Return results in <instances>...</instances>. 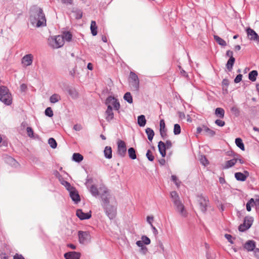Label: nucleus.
<instances>
[{
  "label": "nucleus",
  "instance_id": "obj_19",
  "mask_svg": "<svg viewBox=\"0 0 259 259\" xmlns=\"http://www.w3.org/2000/svg\"><path fill=\"white\" fill-rule=\"evenodd\" d=\"M87 187L89 189V191L91 194L92 195V196H93L94 197H97L99 196H100V187L98 188L94 185H92L90 187L87 186Z\"/></svg>",
  "mask_w": 259,
  "mask_h": 259
},
{
  "label": "nucleus",
  "instance_id": "obj_24",
  "mask_svg": "<svg viewBox=\"0 0 259 259\" xmlns=\"http://www.w3.org/2000/svg\"><path fill=\"white\" fill-rule=\"evenodd\" d=\"M68 93L72 99H76L78 97V93L76 89L74 88H68Z\"/></svg>",
  "mask_w": 259,
  "mask_h": 259
},
{
  "label": "nucleus",
  "instance_id": "obj_35",
  "mask_svg": "<svg viewBox=\"0 0 259 259\" xmlns=\"http://www.w3.org/2000/svg\"><path fill=\"white\" fill-rule=\"evenodd\" d=\"M235 177L238 181H245L247 176L241 172H236L235 174Z\"/></svg>",
  "mask_w": 259,
  "mask_h": 259
},
{
  "label": "nucleus",
  "instance_id": "obj_11",
  "mask_svg": "<svg viewBox=\"0 0 259 259\" xmlns=\"http://www.w3.org/2000/svg\"><path fill=\"white\" fill-rule=\"evenodd\" d=\"M106 105L107 107H113L116 110H118L120 108V104L116 99L112 97H109L106 101Z\"/></svg>",
  "mask_w": 259,
  "mask_h": 259
},
{
  "label": "nucleus",
  "instance_id": "obj_46",
  "mask_svg": "<svg viewBox=\"0 0 259 259\" xmlns=\"http://www.w3.org/2000/svg\"><path fill=\"white\" fill-rule=\"evenodd\" d=\"M61 184L66 188L68 191L71 190V189L74 188L73 187L71 186L68 182L64 180L61 182Z\"/></svg>",
  "mask_w": 259,
  "mask_h": 259
},
{
  "label": "nucleus",
  "instance_id": "obj_45",
  "mask_svg": "<svg viewBox=\"0 0 259 259\" xmlns=\"http://www.w3.org/2000/svg\"><path fill=\"white\" fill-rule=\"evenodd\" d=\"M174 133L177 135L181 133V127L179 124H175L174 128Z\"/></svg>",
  "mask_w": 259,
  "mask_h": 259
},
{
  "label": "nucleus",
  "instance_id": "obj_60",
  "mask_svg": "<svg viewBox=\"0 0 259 259\" xmlns=\"http://www.w3.org/2000/svg\"><path fill=\"white\" fill-rule=\"evenodd\" d=\"M225 238L231 243H233V241L232 240V236L229 234H226L225 235Z\"/></svg>",
  "mask_w": 259,
  "mask_h": 259
},
{
  "label": "nucleus",
  "instance_id": "obj_9",
  "mask_svg": "<svg viewBox=\"0 0 259 259\" xmlns=\"http://www.w3.org/2000/svg\"><path fill=\"white\" fill-rule=\"evenodd\" d=\"M117 144V154L121 157H124L126 153V146L125 143L122 140H118Z\"/></svg>",
  "mask_w": 259,
  "mask_h": 259
},
{
  "label": "nucleus",
  "instance_id": "obj_58",
  "mask_svg": "<svg viewBox=\"0 0 259 259\" xmlns=\"http://www.w3.org/2000/svg\"><path fill=\"white\" fill-rule=\"evenodd\" d=\"M73 129L76 131H79L82 129V126L79 124H76L74 125Z\"/></svg>",
  "mask_w": 259,
  "mask_h": 259
},
{
  "label": "nucleus",
  "instance_id": "obj_34",
  "mask_svg": "<svg viewBox=\"0 0 259 259\" xmlns=\"http://www.w3.org/2000/svg\"><path fill=\"white\" fill-rule=\"evenodd\" d=\"M257 75L258 73L256 70H252L249 72L248 74V78L251 81H254L256 79Z\"/></svg>",
  "mask_w": 259,
  "mask_h": 259
},
{
  "label": "nucleus",
  "instance_id": "obj_31",
  "mask_svg": "<svg viewBox=\"0 0 259 259\" xmlns=\"http://www.w3.org/2000/svg\"><path fill=\"white\" fill-rule=\"evenodd\" d=\"M215 115L221 118H223L225 115V111L222 108H217L215 110Z\"/></svg>",
  "mask_w": 259,
  "mask_h": 259
},
{
  "label": "nucleus",
  "instance_id": "obj_2",
  "mask_svg": "<svg viewBox=\"0 0 259 259\" xmlns=\"http://www.w3.org/2000/svg\"><path fill=\"white\" fill-rule=\"evenodd\" d=\"M170 196L176 212L181 217H187L188 212L184 205L180 200L178 194L176 191H172L170 193Z\"/></svg>",
  "mask_w": 259,
  "mask_h": 259
},
{
  "label": "nucleus",
  "instance_id": "obj_51",
  "mask_svg": "<svg viewBox=\"0 0 259 259\" xmlns=\"http://www.w3.org/2000/svg\"><path fill=\"white\" fill-rule=\"evenodd\" d=\"M172 181L175 183L177 187H179L180 185V182L179 181L177 177L175 175H172L171 176Z\"/></svg>",
  "mask_w": 259,
  "mask_h": 259
},
{
  "label": "nucleus",
  "instance_id": "obj_55",
  "mask_svg": "<svg viewBox=\"0 0 259 259\" xmlns=\"http://www.w3.org/2000/svg\"><path fill=\"white\" fill-rule=\"evenodd\" d=\"M231 111L237 115H238L239 113V110H238V109L237 107H236L235 106L232 107L231 108Z\"/></svg>",
  "mask_w": 259,
  "mask_h": 259
},
{
  "label": "nucleus",
  "instance_id": "obj_64",
  "mask_svg": "<svg viewBox=\"0 0 259 259\" xmlns=\"http://www.w3.org/2000/svg\"><path fill=\"white\" fill-rule=\"evenodd\" d=\"M254 205L256 206L257 209H259V198L258 199H256L254 201Z\"/></svg>",
  "mask_w": 259,
  "mask_h": 259
},
{
  "label": "nucleus",
  "instance_id": "obj_22",
  "mask_svg": "<svg viewBox=\"0 0 259 259\" xmlns=\"http://www.w3.org/2000/svg\"><path fill=\"white\" fill-rule=\"evenodd\" d=\"M166 131L164 120L161 119L160 121V133L163 139L166 136Z\"/></svg>",
  "mask_w": 259,
  "mask_h": 259
},
{
  "label": "nucleus",
  "instance_id": "obj_52",
  "mask_svg": "<svg viewBox=\"0 0 259 259\" xmlns=\"http://www.w3.org/2000/svg\"><path fill=\"white\" fill-rule=\"evenodd\" d=\"M215 123L219 126H223L225 125V121L222 120H220V119H217L215 121Z\"/></svg>",
  "mask_w": 259,
  "mask_h": 259
},
{
  "label": "nucleus",
  "instance_id": "obj_43",
  "mask_svg": "<svg viewBox=\"0 0 259 259\" xmlns=\"http://www.w3.org/2000/svg\"><path fill=\"white\" fill-rule=\"evenodd\" d=\"M48 143L50 145V146L53 149H55L57 147V143L55 140L53 138H51L49 139Z\"/></svg>",
  "mask_w": 259,
  "mask_h": 259
},
{
  "label": "nucleus",
  "instance_id": "obj_33",
  "mask_svg": "<svg viewBox=\"0 0 259 259\" xmlns=\"http://www.w3.org/2000/svg\"><path fill=\"white\" fill-rule=\"evenodd\" d=\"M235 61V58H230L227 63L226 67L229 71H231L233 68V65Z\"/></svg>",
  "mask_w": 259,
  "mask_h": 259
},
{
  "label": "nucleus",
  "instance_id": "obj_30",
  "mask_svg": "<svg viewBox=\"0 0 259 259\" xmlns=\"http://www.w3.org/2000/svg\"><path fill=\"white\" fill-rule=\"evenodd\" d=\"M237 160V159L234 158L227 161L224 166V168L227 169L233 166L236 164Z\"/></svg>",
  "mask_w": 259,
  "mask_h": 259
},
{
  "label": "nucleus",
  "instance_id": "obj_25",
  "mask_svg": "<svg viewBox=\"0 0 259 259\" xmlns=\"http://www.w3.org/2000/svg\"><path fill=\"white\" fill-rule=\"evenodd\" d=\"M60 35L63 37L64 43V41L69 42L72 39V35L69 31H64L63 32L62 34Z\"/></svg>",
  "mask_w": 259,
  "mask_h": 259
},
{
  "label": "nucleus",
  "instance_id": "obj_18",
  "mask_svg": "<svg viewBox=\"0 0 259 259\" xmlns=\"http://www.w3.org/2000/svg\"><path fill=\"white\" fill-rule=\"evenodd\" d=\"M4 160L6 163L12 166L16 167H17L19 165L16 160L11 156L8 155L4 157Z\"/></svg>",
  "mask_w": 259,
  "mask_h": 259
},
{
  "label": "nucleus",
  "instance_id": "obj_27",
  "mask_svg": "<svg viewBox=\"0 0 259 259\" xmlns=\"http://www.w3.org/2000/svg\"><path fill=\"white\" fill-rule=\"evenodd\" d=\"M61 99V96L59 94H54L50 97V101L51 103L55 104Z\"/></svg>",
  "mask_w": 259,
  "mask_h": 259
},
{
  "label": "nucleus",
  "instance_id": "obj_53",
  "mask_svg": "<svg viewBox=\"0 0 259 259\" xmlns=\"http://www.w3.org/2000/svg\"><path fill=\"white\" fill-rule=\"evenodd\" d=\"M26 130H27V133L28 136L30 137H33V132L32 128L30 127H27Z\"/></svg>",
  "mask_w": 259,
  "mask_h": 259
},
{
  "label": "nucleus",
  "instance_id": "obj_1",
  "mask_svg": "<svg viewBox=\"0 0 259 259\" xmlns=\"http://www.w3.org/2000/svg\"><path fill=\"white\" fill-rule=\"evenodd\" d=\"M30 22L34 27H40L46 26V18L41 8H36L30 17Z\"/></svg>",
  "mask_w": 259,
  "mask_h": 259
},
{
  "label": "nucleus",
  "instance_id": "obj_13",
  "mask_svg": "<svg viewBox=\"0 0 259 259\" xmlns=\"http://www.w3.org/2000/svg\"><path fill=\"white\" fill-rule=\"evenodd\" d=\"M33 56L31 54L24 55L21 59V64L24 67H27L32 65L33 62Z\"/></svg>",
  "mask_w": 259,
  "mask_h": 259
},
{
  "label": "nucleus",
  "instance_id": "obj_26",
  "mask_svg": "<svg viewBox=\"0 0 259 259\" xmlns=\"http://www.w3.org/2000/svg\"><path fill=\"white\" fill-rule=\"evenodd\" d=\"M104 154L106 158L111 159L112 158V149L111 147H105L104 150Z\"/></svg>",
  "mask_w": 259,
  "mask_h": 259
},
{
  "label": "nucleus",
  "instance_id": "obj_29",
  "mask_svg": "<svg viewBox=\"0 0 259 259\" xmlns=\"http://www.w3.org/2000/svg\"><path fill=\"white\" fill-rule=\"evenodd\" d=\"M138 123L140 126L143 127L145 125L146 119L144 115H141L138 117Z\"/></svg>",
  "mask_w": 259,
  "mask_h": 259
},
{
  "label": "nucleus",
  "instance_id": "obj_6",
  "mask_svg": "<svg viewBox=\"0 0 259 259\" xmlns=\"http://www.w3.org/2000/svg\"><path fill=\"white\" fill-rule=\"evenodd\" d=\"M129 85L131 90L138 91L139 89L140 81L138 75L134 72L131 71L128 78Z\"/></svg>",
  "mask_w": 259,
  "mask_h": 259
},
{
  "label": "nucleus",
  "instance_id": "obj_61",
  "mask_svg": "<svg viewBox=\"0 0 259 259\" xmlns=\"http://www.w3.org/2000/svg\"><path fill=\"white\" fill-rule=\"evenodd\" d=\"M233 55V53L232 51H230V50L227 51V52H226L227 56L229 57L230 58H234Z\"/></svg>",
  "mask_w": 259,
  "mask_h": 259
},
{
  "label": "nucleus",
  "instance_id": "obj_28",
  "mask_svg": "<svg viewBox=\"0 0 259 259\" xmlns=\"http://www.w3.org/2000/svg\"><path fill=\"white\" fill-rule=\"evenodd\" d=\"M91 33L93 36L97 34V26L95 21H92L90 27Z\"/></svg>",
  "mask_w": 259,
  "mask_h": 259
},
{
  "label": "nucleus",
  "instance_id": "obj_10",
  "mask_svg": "<svg viewBox=\"0 0 259 259\" xmlns=\"http://www.w3.org/2000/svg\"><path fill=\"white\" fill-rule=\"evenodd\" d=\"M253 219L251 217H246L245 218L243 224L239 226L238 229L240 232H244L249 229L252 225Z\"/></svg>",
  "mask_w": 259,
  "mask_h": 259
},
{
  "label": "nucleus",
  "instance_id": "obj_48",
  "mask_svg": "<svg viewBox=\"0 0 259 259\" xmlns=\"http://www.w3.org/2000/svg\"><path fill=\"white\" fill-rule=\"evenodd\" d=\"M141 239L144 244L146 245H149L151 242L150 239L146 236H142L141 237Z\"/></svg>",
  "mask_w": 259,
  "mask_h": 259
},
{
  "label": "nucleus",
  "instance_id": "obj_59",
  "mask_svg": "<svg viewBox=\"0 0 259 259\" xmlns=\"http://www.w3.org/2000/svg\"><path fill=\"white\" fill-rule=\"evenodd\" d=\"M153 221V217L151 216H148L147 217V221L151 226L152 225V222Z\"/></svg>",
  "mask_w": 259,
  "mask_h": 259
},
{
  "label": "nucleus",
  "instance_id": "obj_54",
  "mask_svg": "<svg viewBox=\"0 0 259 259\" xmlns=\"http://www.w3.org/2000/svg\"><path fill=\"white\" fill-rule=\"evenodd\" d=\"M242 75L241 74H238L235 78L234 82L235 83H239L242 80Z\"/></svg>",
  "mask_w": 259,
  "mask_h": 259
},
{
  "label": "nucleus",
  "instance_id": "obj_62",
  "mask_svg": "<svg viewBox=\"0 0 259 259\" xmlns=\"http://www.w3.org/2000/svg\"><path fill=\"white\" fill-rule=\"evenodd\" d=\"M254 253L257 259H259V248H255L254 250Z\"/></svg>",
  "mask_w": 259,
  "mask_h": 259
},
{
  "label": "nucleus",
  "instance_id": "obj_36",
  "mask_svg": "<svg viewBox=\"0 0 259 259\" xmlns=\"http://www.w3.org/2000/svg\"><path fill=\"white\" fill-rule=\"evenodd\" d=\"M214 38L217 43L220 46L225 47L227 45L226 42L218 35H214Z\"/></svg>",
  "mask_w": 259,
  "mask_h": 259
},
{
  "label": "nucleus",
  "instance_id": "obj_16",
  "mask_svg": "<svg viewBox=\"0 0 259 259\" xmlns=\"http://www.w3.org/2000/svg\"><path fill=\"white\" fill-rule=\"evenodd\" d=\"M64 256L65 259H79L80 253L76 251H70L65 253Z\"/></svg>",
  "mask_w": 259,
  "mask_h": 259
},
{
  "label": "nucleus",
  "instance_id": "obj_63",
  "mask_svg": "<svg viewBox=\"0 0 259 259\" xmlns=\"http://www.w3.org/2000/svg\"><path fill=\"white\" fill-rule=\"evenodd\" d=\"M14 259H25L22 255L16 254L14 256Z\"/></svg>",
  "mask_w": 259,
  "mask_h": 259
},
{
  "label": "nucleus",
  "instance_id": "obj_21",
  "mask_svg": "<svg viewBox=\"0 0 259 259\" xmlns=\"http://www.w3.org/2000/svg\"><path fill=\"white\" fill-rule=\"evenodd\" d=\"M158 148L159 152L161 155L162 157H165L166 155L165 150L166 149L165 147V143L162 141H160L158 143Z\"/></svg>",
  "mask_w": 259,
  "mask_h": 259
},
{
  "label": "nucleus",
  "instance_id": "obj_42",
  "mask_svg": "<svg viewBox=\"0 0 259 259\" xmlns=\"http://www.w3.org/2000/svg\"><path fill=\"white\" fill-rule=\"evenodd\" d=\"M199 159L200 163L204 166H206L208 164V161L206 158L203 155H199Z\"/></svg>",
  "mask_w": 259,
  "mask_h": 259
},
{
  "label": "nucleus",
  "instance_id": "obj_20",
  "mask_svg": "<svg viewBox=\"0 0 259 259\" xmlns=\"http://www.w3.org/2000/svg\"><path fill=\"white\" fill-rule=\"evenodd\" d=\"M244 247L248 251H251L255 249V243L252 240L247 241L244 245Z\"/></svg>",
  "mask_w": 259,
  "mask_h": 259
},
{
  "label": "nucleus",
  "instance_id": "obj_5",
  "mask_svg": "<svg viewBox=\"0 0 259 259\" xmlns=\"http://www.w3.org/2000/svg\"><path fill=\"white\" fill-rule=\"evenodd\" d=\"M48 44L54 49L61 48L64 45L63 37L60 35L51 36L48 38Z\"/></svg>",
  "mask_w": 259,
  "mask_h": 259
},
{
  "label": "nucleus",
  "instance_id": "obj_50",
  "mask_svg": "<svg viewBox=\"0 0 259 259\" xmlns=\"http://www.w3.org/2000/svg\"><path fill=\"white\" fill-rule=\"evenodd\" d=\"M146 157L149 160L152 161L154 159V156L152 155V152L150 150H148L146 153Z\"/></svg>",
  "mask_w": 259,
  "mask_h": 259
},
{
  "label": "nucleus",
  "instance_id": "obj_38",
  "mask_svg": "<svg viewBox=\"0 0 259 259\" xmlns=\"http://www.w3.org/2000/svg\"><path fill=\"white\" fill-rule=\"evenodd\" d=\"M73 160L76 162H79L83 159V156L79 153H74L72 156Z\"/></svg>",
  "mask_w": 259,
  "mask_h": 259
},
{
  "label": "nucleus",
  "instance_id": "obj_4",
  "mask_svg": "<svg viewBox=\"0 0 259 259\" xmlns=\"http://www.w3.org/2000/svg\"><path fill=\"white\" fill-rule=\"evenodd\" d=\"M0 100L7 105L12 104V98L8 89L4 86L0 87Z\"/></svg>",
  "mask_w": 259,
  "mask_h": 259
},
{
  "label": "nucleus",
  "instance_id": "obj_41",
  "mask_svg": "<svg viewBox=\"0 0 259 259\" xmlns=\"http://www.w3.org/2000/svg\"><path fill=\"white\" fill-rule=\"evenodd\" d=\"M203 131L207 136H213L215 134L214 131L209 128L207 126H203Z\"/></svg>",
  "mask_w": 259,
  "mask_h": 259
},
{
  "label": "nucleus",
  "instance_id": "obj_39",
  "mask_svg": "<svg viewBox=\"0 0 259 259\" xmlns=\"http://www.w3.org/2000/svg\"><path fill=\"white\" fill-rule=\"evenodd\" d=\"M123 99L130 104L133 103V97L130 92H127L124 94Z\"/></svg>",
  "mask_w": 259,
  "mask_h": 259
},
{
  "label": "nucleus",
  "instance_id": "obj_15",
  "mask_svg": "<svg viewBox=\"0 0 259 259\" xmlns=\"http://www.w3.org/2000/svg\"><path fill=\"white\" fill-rule=\"evenodd\" d=\"M69 192V195L75 203H78L80 201V196L78 194V191L75 188H73L68 191Z\"/></svg>",
  "mask_w": 259,
  "mask_h": 259
},
{
  "label": "nucleus",
  "instance_id": "obj_47",
  "mask_svg": "<svg viewBox=\"0 0 259 259\" xmlns=\"http://www.w3.org/2000/svg\"><path fill=\"white\" fill-rule=\"evenodd\" d=\"M46 115L51 117L53 116V112L51 107H48L45 110Z\"/></svg>",
  "mask_w": 259,
  "mask_h": 259
},
{
  "label": "nucleus",
  "instance_id": "obj_37",
  "mask_svg": "<svg viewBox=\"0 0 259 259\" xmlns=\"http://www.w3.org/2000/svg\"><path fill=\"white\" fill-rule=\"evenodd\" d=\"M128 154L130 158L135 159L137 158L136 151L134 148H130L128 150Z\"/></svg>",
  "mask_w": 259,
  "mask_h": 259
},
{
  "label": "nucleus",
  "instance_id": "obj_57",
  "mask_svg": "<svg viewBox=\"0 0 259 259\" xmlns=\"http://www.w3.org/2000/svg\"><path fill=\"white\" fill-rule=\"evenodd\" d=\"M73 0H61V2L63 4L66 5H71L72 4Z\"/></svg>",
  "mask_w": 259,
  "mask_h": 259
},
{
  "label": "nucleus",
  "instance_id": "obj_14",
  "mask_svg": "<svg viewBox=\"0 0 259 259\" xmlns=\"http://www.w3.org/2000/svg\"><path fill=\"white\" fill-rule=\"evenodd\" d=\"M246 33L247 36L250 40L255 41L256 43L259 44V36L255 31L250 28H248L246 29Z\"/></svg>",
  "mask_w": 259,
  "mask_h": 259
},
{
  "label": "nucleus",
  "instance_id": "obj_40",
  "mask_svg": "<svg viewBox=\"0 0 259 259\" xmlns=\"http://www.w3.org/2000/svg\"><path fill=\"white\" fill-rule=\"evenodd\" d=\"M236 145L242 150H244V146L241 139L238 138L235 139Z\"/></svg>",
  "mask_w": 259,
  "mask_h": 259
},
{
  "label": "nucleus",
  "instance_id": "obj_32",
  "mask_svg": "<svg viewBox=\"0 0 259 259\" xmlns=\"http://www.w3.org/2000/svg\"><path fill=\"white\" fill-rule=\"evenodd\" d=\"M146 133L147 135L148 139L149 141H151L154 136V132L152 129L147 127L145 130Z\"/></svg>",
  "mask_w": 259,
  "mask_h": 259
},
{
  "label": "nucleus",
  "instance_id": "obj_23",
  "mask_svg": "<svg viewBox=\"0 0 259 259\" xmlns=\"http://www.w3.org/2000/svg\"><path fill=\"white\" fill-rule=\"evenodd\" d=\"M114 118V113L112 111V107L110 106L107 107L106 111V119L109 121L112 120Z\"/></svg>",
  "mask_w": 259,
  "mask_h": 259
},
{
  "label": "nucleus",
  "instance_id": "obj_7",
  "mask_svg": "<svg viewBox=\"0 0 259 259\" xmlns=\"http://www.w3.org/2000/svg\"><path fill=\"white\" fill-rule=\"evenodd\" d=\"M78 242L81 244H87L91 241V236L89 232L79 231L78 232Z\"/></svg>",
  "mask_w": 259,
  "mask_h": 259
},
{
  "label": "nucleus",
  "instance_id": "obj_44",
  "mask_svg": "<svg viewBox=\"0 0 259 259\" xmlns=\"http://www.w3.org/2000/svg\"><path fill=\"white\" fill-rule=\"evenodd\" d=\"M254 203V200L251 198L246 204V209L247 211H250L251 210V206H253Z\"/></svg>",
  "mask_w": 259,
  "mask_h": 259
},
{
  "label": "nucleus",
  "instance_id": "obj_12",
  "mask_svg": "<svg viewBox=\"0 0 259 259\" xmlns=\"http://www.w3.org/2000/svg\"><path fill=\"white\" fill-rule=\"evenodd\" d=\"M104 207L106 214L110 219H113L115 218L116 213V208L114 204H111Z\"/></svg>",
  "mask_w": 259,
  "mask_h": 259
},
{
  "label": "nucleus",
  "instance_id": "obj_56",
  "mask_svg": "<svg viewBox=\"0 0 259 259\" xmlns=\"http://www.w3.org/2000/svg\"><path fill=\"white\" fill-rule=\"evenodd\" d=\"M143 244H144V243L143 242V241L142 240L141 241L139 240V241H138L136 242V244L137 245V246L141 247V249H142L144 248Z\"/></svg>",
  "mask_w": 259,
  "mask_h": 259
},
{
  "label": "nucleus",
  "instance_id": "obj_49",
  "mask_svg": "<svg viewBox=\"0 0 259 259\" xmlns=\"http://www.w3.org/2000/svg\"><path fill=\"white\" fill-rule=\"evenodd\" d=\"M75 14L76 19H80L82 16V13L80 10H76L73 12Z\"/></svg>",
  "mask_w": 259,
  "mask_h": 259
},
{
  "label": "nucleus",
  "instance_id": "obj_17",
  "mask_svg": "<svg viewBox=\"0 0 259 259\" xmlns=\"http://www.w3.org/2000/svg\"><path fill=\"white\" fill-rule=\"evenodd\" d=\"M76 214L80 220H82L89 219L92 216L91 211L89 212L84 213L81 209H77L76 212Z\"/></svg>",
  "mask_w": 259,
  "mask_h": 259
},
{
  "label": "nucleus",
  "instance_id": "obj_8",
  "mask_svg": "<svg viewBox=\"0 0 259 259\" xmlns=\"http://www.w3.org/2000/svg\"><path fill=\"white\" fill-rule=\"evenodd\" d=\"M196 201L198 204L200 209L202 212L204 213L206 211L208 205V200L207 198L201 195H198L196 197Z\"/></svg>",
  "mask_w": 259,
  "mask_h": 259
},
{
  "label": "nucleus",
  "instance_id": "obj_3",
  "mask_svg": "<svg viewBox=\"0 0 259 259\" xmlns=\"http://www.w3.org/2000/svg\"><path fill=\"white\" fill-rule=\"evenodd\" d=\"M100 193L103 207L115 203L114 198L112 197L109 191L104 186L100 187Z\"/></svg>",
  "mask_w": 259,
  "mask_h": 259
}]
</instances>
